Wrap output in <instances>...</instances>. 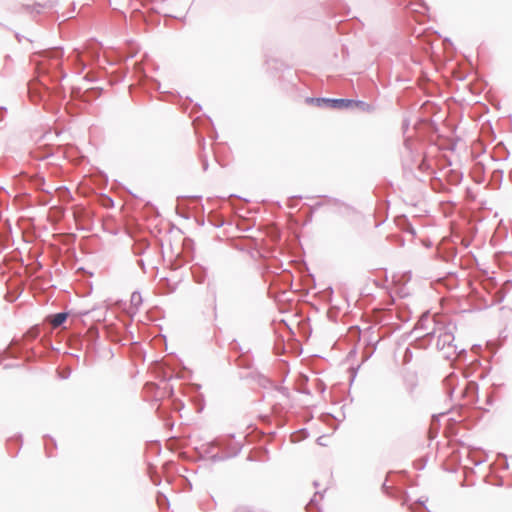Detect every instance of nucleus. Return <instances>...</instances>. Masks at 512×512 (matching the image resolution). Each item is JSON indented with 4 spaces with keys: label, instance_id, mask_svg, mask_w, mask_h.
<instances>
[{
    "label": "nucleus",
    "instance_id": "obj_25",
    "mask_svg": "<svg viewBox=\"0 0 512 512\" xmlns=\"http://www.w3.org/2000/svg\"><path fill=\"white\" fill-rule=\"evenodd\" d=\"M37 335H38V331L37 330L30 331V332L27 333V336H29L32 339L36 338Z\"/></svg>",
    "mask_w": 512,
    "mask_h": 512
},
{
    "label": "nucleus",
    "instance_id": "obj_7",
    "mask_svg": "<svg viewBox=\"0 0 512 512\" xmlns=\"http://www.w3.org/2000/svg\"><path fill=\"white\" fill-rule=\"evenodd\" d=\"M443 385L447 396L452 400L453 394L459 385V377L455 372L449 373L443 380Z\"/></svg>",
    "mask_w": 512,
    "mask_h": 512
},
{
    "label": "nucleus",
    "instance_id": "obj_31",
    "mask_svg": "<svg viewBox=\"0 0 512 512\" xmlns=\"http://www.w3.org/2000/svg\"><path fill=\"white\" fill-rule=\"evenodd\" d=\"M85 79H86V80H88V81H91V82H92V81H94V78L90 77V75H89V74H87V75L85 76Z\"/></svg>",
    "mask_w": 512,
    "mask_h": 512
},
{
    "label": "nucleus",
    "instance_id": "obj_21",
    "mask_svg": "<svg viewBox=\"0 0 512 512\" xmlns=\"http://www.w3.org/2000/svg\"><path fill=\"white\" fill-rule=\"evenodd\" d=\"M201 162H202L203 170L207 171L208 166H209L207 158L205 156L201 157Z\"/></svg>",
    "mask_w": 512,
    "mask_h": 512
},
{
    "label": "nucleus",
    "instance_id": "obj_19",
    "mask_svg": "<svg viewBox=\"0 0 512 512\" xmlns=\"http://www.w3.org/2000/svg\"><path fill=\"white\" fill-rule=\"evenodd\" d=\"M317 497H319L320 499H322V495L317 492L314 494L313 498L310 500V502L308 503V507H317V503H318V499Z\"/></svg>",
    "mask_w": 512,
    "mask_h": 512
},
{
    "label": "nucleus",
    "instance_id": "obj_15",
    "mask_svg": "<svg viewBox=\"0 0 512 512\" xmlns=\"http://www.w3.org/2000/svg\"><path fill=\"white\" fill-rule=\"evenodd\" d=\"M453 352L457 355L458 360H464L466 358V349H458L457 345H453Z\"/></svg>",
    "mask_w": 512,
    "mask_h": 512
},
{
    "label": "nucleus",
    "instance_id": "obj_6",
    "mask_svg": "<svg viewBox=\"0 0 512 512\" xmlns=\"http://www.w3.org/2000/svg\"><path fill=\"white\" fill-rule=\"evenodd\" d=\"M459 397L467 398L471 404L477 402L478 384L475 381H466L464 387L460 390Z\"/></svg>",
    "mask_w": 512,
    "mask_h": 512
},
{
    "label": "nucleus",
    "instance_id": "obj_28",
    "mask_svg": "<svg viewBox=\"0 0 512 512\" xmlns=\"http://www.w3.org/2000/svg\"><path fill=\"white\" fill-rule=\"evenodd\" d=\"M40 84L45 89V91H47V92L49 91V88L46 83H44L42 80H40Z\"/></svg>",
    "mask_w": 512,
    "mask_h": 512
},
{
    "label": "nucleus",
    "instance_id": "obj_14",
    "mask_svg": "<svg viewBox=\"0 0 512 512\" xmlns=\"http://www.w3.org/2000/svg\"><path fill=\"white\" fill-rule=\"evenodd\" d=\"M157 504L160 508H166L169 506L168 498L161 492L157 494Z\"/></svg>",
    "mask_w": 512,
    "mask_h": 512
},
{
    "label": "nucleus",
    "instance_id": "obj_36",
    "mask_svg": "<svg viewBox=\"0 0 512 512\" xmlns=\"http://www.w3.org/2000/svg\"><path fill=\"white\" fill-rule=\"evenodd\" d=\"M95 336L98 337V332L97 331H93Z\"/></svg>",
    "mask_w": 512,
    "mask_h": 512
},
{
    "label": "nucleus",
    "instance_id": "obj_24",
    "mask_svg": "<svg viewBox=\"0 0 512 512\" xmlns=\"http://www.w3.org/2000/svg\"><path fill=\"white\" fill-rule=\"evenodd\" d=\"M55 2H56V1L49 0V1H48V3H46L45 5H40V4H39L38 6H39V7H42V8H43V7H50V8H51V7H53V6H54Z\"/></svg>",
    "mask_w": 512,
    "mask_h": 512
},
{
    "label": "nucleus",
    "instance_id": "obj_4",
    "mask_svg": "<svg viewBox=\"0 0 512 512\" xmlns=\"http://www.w3.org/2000/svg\"><path fill=\"white\" fill-rule=\"evenodd\" d=\"M453 329H455V325L452 323H448L446 325L440 323V325L437 326V333L435 337H437L436 346L439 350H443L446 347L453 348Z\"/></svg>",
    "mask_w": 512,
    "mask_h": 512
},
{
    "label": "nucleus",
    "instance_id": "obj_10",
    "mask_svg": "<svg viewBox=\"0 0 512 512\" xmlns=\"http://www.w3.org/2000/svg\"><path fill=\"white\" fill-rule=\"evenodd\" d=\"M68 59L79 65V73L85 69L86 64L81 59L80 53L77 50H75L73 54L68 57Z\"/></svg>",
    "mask_w": 512,
    "mask_h": 512
},
{
    "label": "nucleus",
    "instance_id": "obj_1",
    "mask_svg": "<svg viewBox=\"0 0 512 512\" xmlns=\"http://www.w3.org/2000/svg\"><path fill=\"white\" fill-rule=\"evenodd\" d=\"M34 55L39 56L40 60L36 64V71L39 78H48L51 83H57L56 92L64 97L63 86L60 84L67 77L63 69L64 51L62 47H51Z\"/></svg>",
    "mask_w": 512,
    "mask_h": 512
},
{
    "label": "nucleus",
    "instance_id": "obj_11",
    "mask_svg": "<svg viewBox=\"0 0 512 512\" xmlns=\"http://www.w3.org/2000/svg\"><path fill=\"white\" fill-rule=\"evenodd\" d=\"M323 199H324L323 202L316 203L314 207L318 208V207H320L322 205H325V204H330V205H334V206H340V205L343 204L339 199H336V198H332V197H328V196H323Z\"/></svg>",
    "mask_w": 512,
    "mask_h": 512
},
{
    "label": "nucleus",
    "instance_id": "obj_33",
    "mask_svg": "<svg viewBox=\"0 0 512 512\" xmlns=\"http://www.w3.org/2000/svg\"><path fill=\"white\" fill-rule=\"evenodd\" d=\"M479 348H480V346H479V345H474V346L472 347V349H473V350H478Z\"/></svg>",
    "mask_w": 512,
    "mask_h": 512
},
{
    "label": "nucleus",
    "instance_id": "obj_13",
    "mask_svg": "<svg viewBox=\"0 0 512 512\" xmlns=\"http://www.w3.org/2000/svg\"><path fill=\"white\" fill-rule=\"evenodd\" d=\"M142 302H143V300H142V296H141L140 292H138V291L133 292L131 295V299H130L131 306L134 307L135 309H138V307L142 304Z\"/></svg>",
    "mask_w": 512,
    "mask_h": 512
},
{
    "label": "nucleus",
    "instance_id": "obj_23",
    "mask_svg": "<svg viewBox=\"0 0 512 512\" xmlns=\"http://www.w3.org/2000/svg\"><path fill=\"white\" fill-rule=\"evenodd\" d=\"M399 318L401 321L407 322L410 319V316L407 314L400 313Z\"/></svg>",
    "mask_w": 512,
    "mask_h": 512
},
{
    "label": "nucleus",
    "instance_id": "obj_9",
    "mask_svg": "<svg viewBox=\"0 0 512 512\" xmlns=\"http://www.w3.org/2000/svg\"><path fill=\"white\" fill-rule=\"evenodd\" d=\"M69 316L68 312H59L49 316V321L54 328L64 324Z\"/></svg>",
    "mask_w": 512,
    "mask_h": 512
},
{
    "label": "nucleus",
    "instance_id": "obj_16",
    "mask_svg": "<svg viewBox=\"0 0 512 512\" xmlns=\"http://www.w3.org/2000/svg\"><path fill=\"white\" fill-rule=\"evenodd\" d=\"M232 512H253V509L248 505H239Z\"/></svg>",
    "mask_w": 512,
    "mask_h": 512
},
{
    "label": "nucleus",
    "instance_id": "obj_3",
    "mask_svg": "<svg viewBox=\"0 0 512 512\" xmlns=\"http://www.w3.org/2000/svg\"><path fill=\"white\" fill-rule=\"evenodd\" d=\"M439 325L440 322H437L434 316H431L429 312H425L421 315L414 329L416 332H425L423 336L431 339L435 337L437 326Z\"/></svg>",
    "mask_w": 512,
    "mask_h": 512
},
{
    "label": "nucleus",
    "instance_id": "obj_26",
    "mask_svg": "<svg viewBox=\"0 0 512 512\" xmlns=\"http://www.w3.org/2000/svg\"><path fill=\"white\" fill-rule=\"evenodd\" d=\"M91 92H94L95 97H98L101 94V89L100 88H92Z\"/></svg>",
    "mask_w": 512,
    "mask_h": 512
},
{
    "label": "nucleus",
    "instance_id": "obj_27",
    "mask_svg": "<svg viewBox=\"0 0 512 512\" xmlns=\"http://www.w3.org/2000/svg\"><path fill=\"white\" fill-rule=\"evenodd\" d=\"M484 461H485V459L474 460L473 463H474V465L478 466V465L482 464Z\"/></svg>",
    "mask_w": 512,
    "mask_h": 512
},
{
    "label": "nucleus",
    "instance_id": "obj_29",
    "mask_svg": "<svg viewBox=\"0 0 512 512\" xmlns=\"http://www.w3.org/2000/svg\"><path fill=\"white\" fill-rule=\"evenodd\" d=\"M138 265L144 270L145 264L143 260H138Z\"/></svg>",
    "mask_w": 512,
    "mask_h": 512
},
{
    "label": "nucleus",
    "instance_id": "obj_8",
    "mask_svg": "<svg viewBox=\"0 0 512 512\" xmlns=\"http://www.w3.org/2000/svg\"><path fill=\"white\" fill-rule=\"evenodd\" d=\"M349 102L350 103L347 105V109L357 107L358 109L368 113L374 111V107L365 101L349 99Z\"/></svg>",
    "mask_w": 512,
    "mask_h": 512
},
{
    "label": "nucleus",
    "instance_id": "obj_17",
    "mask_svg": "<svg viewBox=\"0 0 512 512\" xmlns=\"http://www.w3.org/2000/svg\"><path fill=\"white\" fill-rule=\"evenodd\" d=\"M193 276L197 283H203L206 277L204 272L197 273L196 271H193Z\"/></svg>",
    "mask_w": 512,
    "mask_h": 512
},
{
    "label": "nucleus",
    "instance_id": "obj_2",
    "mask_svg": "<svg viewBox=\"0 0 512 512\" xmlns=\"http://www.w3.org/2000/svg\"><path fill=\"white\" fill-rule=\"evenodd\" d=\"M306 103L320 108L343 110L347 109L350 102L346 98L307 97Z\"/></svg>",
    "mask_w": 512,
    "mask_h": 512
},
{
    "label": "nucleus",
    "instance_id": "obj_34",
    "mask_svg": "<svg viewBox=\"0 0 512 512\" xmlns=\"http://www.w3.org/2000/svg\"><path fill=\"white\" fill-rule=\"evenodd\" d=\"M10 367H12L10 364H6V365H4V369H8V368H10Z\"/></svg>",
    "mask_w": 512,
    "mask_h": 512
},
{
    "label": "nucleus",
    "instance_id": "obj_30",
    "mask_svg": "<svg viewBox=\"0 0 512 512\" xmlns=\"http://www.w3.org/2000/svg\"><path fill=\"white\" fill-rule=\"evenodd\" d=\"M211 445L222 447V443L219 441H214L213 443H211Z\"/></svg>",
    "mask_w": 512,
    "mask_h": 512
},
{
    "label": "nucleus",
    "instance_id": "obj_20",
    "mask_svg": "<svg viewBox=\"0 0 512 512\" xmlns=\"http://www.w3.org/2000/svg\"><path fill=\"white\" fill-rule=\"evenodd\" d=\"M382 491L388 495V496H391L392 493H391V487H389L386 483V481L382 484Z\"/></svg>",
    "mask_w": 512,
    "mask_h": 512
},
{
    "label": "nucleus",
    "instance_id": "obj_22",
    "mask_svg": "<svg viewBox=\"0 0 512 512\" xmlns=\"http://www.w3.org/2000/svg\"><path fill=\"white\" fill-rule=\"evenodd\" d=\"M230 347L233 350H241L240 344L235 340L232 343H230Z\"/></svg>",
    "mask_w": 512,
    "mask_h": 512
},
{
    "label": "nucleus",
    "instance_id": "obj_12",
    "mask_svg": "<svg viewBox=\"0 0 512 512\" xmlns=\"http://www.w3.org/2000/svg\"><path fill=\"white\" fill-rule=\"evenodd\" d=\"M238 366L242 368H250L252 365L251 359L245 353H242L237 359Z\"/></svg>",
    "mask_w": 512,
    "mask_h": 512
},
{
    "label": "nucleus",
    "instance_id": "obj_32",
    "mask_svg": "<svg viewBox=\"0 0 512 512\" xmlns=\"http://www.w3.org/2000/svg\"><path fill=\"white\" fill-rule=\"evenodd\" d=\"M88 93H89V91H86V92H85V94H88ZM84 99H85V100H89V99H90V96H88V95H84Z\"/></svg>",
    "mask_w": 512,
    "mask_h": 512
},
{
    "label": "nucleus",
    "instance_id": "obj_35",
    "mask_svg": "<svg viewBox=\"0 0 512 512\" xmlns=\"http://www.w3.org/2000/svg\"><path fill=\"white\" fill-rule=\"evenodd\" d=\"M420 7L426 8L424 4H419Z\"/></svg>",
    "mask_w": 512,
    "mask_h": 512
},
{
    "label": "nucleus",
    "instance_id": "obj_18",
    "mask_svg": "<svg viewBox=\"0 0 512 512\" xmlns=\"http://www.w3.org/2000/svg\"><path fill=\"white\" fill-rule=\"evenodd\" d=\"M45 450H46V454L48 457H51L52 456V452L49 448V443H48V440L55 446V442H54V439L52 438H49L48 436L45 437Z\"/></svg>",
    "mask_w": 512,
    "mask_h": 512
},
{
    "label": "nucleus",
    "instance_id": "obj_5",
    "mask_svg": "<svg viewBox=\"0 0 512 512\" xmlns=\"http://www.w3.org/2000/svg\"><path fill=\"white\" fill-rule=\"evenodd\" d=\"M242 446L238 442L229 440V443L219 453L212 455L213 461H223L236 457L241 452Z\"/></svg>",
    "mask_w": 512,
    "mask_h": 512
}]
</instances>
